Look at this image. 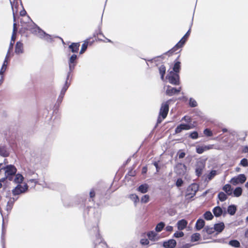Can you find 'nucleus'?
Segmentation results:
<instances>
[{
	"label": "nucleus",
	"instance_id": "obj_63",
	"mask_svg": "<svg viewBox=\"0 0 248 248\" xmlns=\"http://www.w3.org/2000/svg\"><path fill=\"white\" fill-rule=\"evenodd\" d=\"M14 44V43L13 42L11 41L9 49H12L13 48Z\"/></svg>",
	"mask_w": 248,
	"mask_h": 248
},
{
	"label": "nucleus",
	"instance_id": "obj_51",
	"mask_svg": "<svg viewBox=\"0 0 248 248\" xmlns=\"http://www.w3.org/2000/svg\"><path fill=\"white\" fill-rule=\"evenodd\" d=\"M183 184V181L181 178H178L176 182V185L177 187H180L182 186Z\"/></svg>",
	"mask_w": 248,
	"mask_h": 248
},
{
	"label": "nucleus",
	"instance_id": "obj_8",
	"mask_svg": "<svg viewBox=\"0 0 248 248\" xmlns=\"http://www.w3.org/2000/svg\"><path fill=\"white\" fill-rule=\"evenodd\" d=\"M186 170V166L181 163H177L175 167V172L179 175H184Z\"/></svg>",
	"mask_w": 248,
	"mask_h": 248
},
{
	"label": "nucleus",
	"instance_id": "obj_54",
	"mask_svg": "<svg viewBox=\"0 0 248 248\" xmlns=\"http://www.w3.org/2000/svg\"><path fill=\"white\" fill-rule=\"evenodd\" d=\"M153 165L155 166L156 168V173H158L160 169V168L159 167L158 165V162L155 161L153 163Z\"/></svg>",
	"mask_w": 248,
	"mask_h": 248
},
{
	"label": "nucleus",
	"instance_id": "obj_15",
	"mask_svg": "<svg viewBox=\"0 0 248 248\" xmlns=\"http://www.w3.org/2000/svg\"><path fill=\"white\" fill-rule=\"evenodd\" d=\"M176 241L173 239L164 241L163 243V246L165 248H174L176 246Z\"/></svg>",
	"mask_w": 248,
	"mask_h": 248
},
{
	"label": "nucleus",
	"instance_id": "obj_4",
	"mask_svg": "<svg viewBox=\"0 0 248 248\" xmlns=\"http://www.w3.org/2000/svg\"><path fill=\"white\" fill-rule=\"evenodd\" d=\"M169 82L174 85H179L180 84L179 73L170 71L166 76Z\"/></svg>",
	"mask_w": 248,
	"mask_h": 248
},
{
	"label": "nucleus",
	"instance_id": "obj_6",
	"mask_svg": "<svg viewBox=\"0 0 248 248\" xmlns=\"http://www.w3.org/2000/svg\"><path fill=\"white\" fill-rule=\"evenodd\" d=\"M28 186L27 184H24L23 186L18 184L14 189H13L12 193L14 195H19L25 192L28 190Z\"/></svg>",
	"mask_w": 248,
	"mask_h": 248
},
{
	"label": "nucleus",
	"instance_id": "obj_3",
	"mask_svg": "<svg viewBox=\"0 0 248 248\" xmlns=\"http://www.w3.org/2000/svg\"><path fill=\"white\" fill-rule=\"evenodd\" d=\"M169 110V101L163 103L161 104L159 115L157 118V123H160L166 118Z\"/></svg>",
	"mask_w": 248,
	"mask_h": 248
},
{
	"label": "nucleus",
	"instance_id": "obj_44",
	"mask_svg": "<svg viewBox=\"0 0 248 248\" xmlns=\"http://www.w3.org/2000/svg\"><path fill=\"white\" fill-rule=\"evenodd\" d=\"M184 236V233L183 232L177 231L173 234V237L175 238L182 237Z\"/></svg>",
	"mask_w": 248,
	"mask_h": 248
},
{
	"label": "nucleus",
	"instance_id": "obj_45",
	"mask_svg": "<svg viewBox=\"0 0 248 248\" xmlns=\"http://www.w3.org/2000/svg\"><path fill=\"white\" fill-rule=\"evenodd\" d=\"M149 201V196L145 195L143 196L141 199V202L142 203H147Z\"/></svg>",
	"mask_w": 248,
	"mask_h": 248
},
{
	"label": "nucleus",
	"instance_id": "obj_48",
	"mask_svg": "<svg viewBox=\"0 0 248 248\" xmlns=\"http://www.w3.org/2000/svg\"><path fill=\"white\" fill-rule=\"evenodd\" d=\"M15 200H14V199L13 198V199H10L9 201H8V202H7V209L8 210V209H11L12 208V207L13 206V202H14Z\"/></svg>",
	"mask_w": 248,
	"mask_h": 248
},
{
	"label": "nucleus",
	"instance_id": "obj_59",
	"mask_svg": "<svg viewBox=\"0 0 248 248\" xmlns=\"http://www.w3.org/2000/svg\"><path fill=\"white\" fill-rule=\"evenodd\" d=\"M147 171V167H143V168L142 169V173H146Z\"/></svg>",
	"mask_w": 248,
	"mask_h": 248
},
{
	"label": "nucleus",
	"instance_id": "obj_61",
	"mask_svg": "<svg viewBox=\"0 0 248 248\" xmlns=\"http://www.w3.org/2000/svg\"><path fill=\"white\" fill-rule=\"evenodd\" d=\"M243 152L248 153V146H245L243 149Z\"/></svg>",
	"mask_w": 248,
	"mask_h": 248
},
{
	"label": "nucleus",
	"instance_id": "obj_31",
	"mask_svg": "<svg viewBox=\"0 0 248 248\" xmlns=\"http://www.w3.org/2000/svg\"><path fill=\"white\" fill-rule=\"evenodd\" d=\"M206 232L208 234H212L215 232L214 227H210L209 226H206L202 230V232Z\"/></svg>",
	"mask_w": 248,
	"mask_h": 248
},
{
	"label": "nucleus",
	"instance_id": "obj_53",
	"mask_svg": "<svg viewBox=\"0 0 248 248\" xmlns=\"http://www.w3.org/2000/svg\"><path fill=\"white\" fill-rule=\"evenodd\" d=\"M9 52H8L6 55V56L5 58V60H4V61L3 62V63L2 64V67H5L6 68L7 67V63H8V62H7V60L8 59V55H9Z\"/></svg>",
	"mask_w": 248,
	"mask_h": 248
},
{
	"label": "nucleus",
	"instance_id": "obj_49",
	"mask_svg": "<svg viewBox=\"0 0 248 248\" xmlns=\"http://www.w3.org/2000/svg\"><path fill=\"white\" fill-rule=\"evenodd\" d=\"M189 137L192 139H197L198 138V133L197 131L191 132L189 135Z\"/></svg>",
	"mask_w": 248,
	"mask_h": 248
},
{
	"label": "nucleus",
	"instance_id": "obj_11",
	"mask_svg": "<svg viewBox=\"0 0 248 248\" xmlns=\"http://www.w3.org/2000/svg\"><path fill=\"white\" fill-rule=\"evenodd\" d=\"M180 57V54H178L176 59L175 60L174 62V64L172 67V72L179 73L181 68V63L180 61H179Z\"/></svg>",
	"mask_w": 248,
	"mask_h": 248
},
{
	"label": "nucleus",
	"instance_id": "obj_19",
	"mask_svg": "<svg viewBox=\"0 0 248 248\" xmlns=\"http://www.w3.org/2000/svg\"><path fill=\"white\" fill-rule=\"evenodd\" d=\"M24 180V177L20 173L16 174L14 176L13 181L16 184H20L22 183Z\"/></svg>",
	"mask_w": 248,
	"mask_h": 248
},
{
	"label": "nucleus",
	"instance_id": "obj_5",
	"mask_svg": "<svg viewBox=\"0 0 248 248\" xmlns=\"http://www.w3.org/2000/svg\"><path fill=\"white\" fill-rule=\"evenodd\" d=\"M247 180L246 176L244 174H240L232 178L230 183L234 186L238 184H243Z\"/></svg>",
	"mask_w": 248,
	"mask_h": 248
},
{
	"label": "nucleus",
	"instance_id": "obj_7",
	"mask_svg": "<svg viewBox=\"0 0 248 248\" xmlns=\"http://www.w3.org/2000/svg\"><path fill=\"white\" fill-rule=\"evenodd\" d=\"M199 190V186L197 184L193 183L190 185L187 189L186 196H190V198L193 197Z\"/></svg>",
	"mask_w": 248,
	"mask_h": 248
},
{
	"label": "nucleus",
	"instance_id": "obj_30",
	"mask_svg": "<svg viewBox=\"0 0 248 248\" xmlns=\"http://www.w3.org/2000/svg\"><path fill=\"white\" fill-rule=\"evenodd\" d=\"M236 207L234 205H229L227 209L228 213L231 215H234L236 211Z\"/></svg>",
	"mask_w": 248,
	"mask_h": 248
},
{
	"label": "nucleus",
	"instance_id": "obj_21",
	"mask_svg": "<svg viewBox=\"0 0 248 248\" xmlns=\"http://www.w3.org/2000/svg\"><path fill=\"white\" fill-rule=\"evenodd\" d=\"M205 225V221L203 219L199 218L197 220L195 224V228L196 230L199 231L201 230Z\"/></svg>",
	"mask_w": 248,
	"mask_h": 248
},
{
	"label": "nucleus",
	"instance_id": "obj_24",
	"mask_svg": "<svg viewBox=\"0 0 248 248\" xmlns=\"http://www.w3.org/2000/svg\"><path fill=\"white\" fill-rule=\"evenodd\" d=\"M149 186L147 184H144L140 185L137 190L141 193H145L148 191Z\"/></svg>",
	"mask_w": 248,
	"mask_h": 248
},
{
	"label": "nucleus",
	"instance_id": "obj_56",
	"mask_svg": "<svg viewBox=\"0 0 248 248\" xmlns=\"http://www.w3.org/2000/svg\"><path fill=\"white\" fill-rule=\"evenodd\" d=\"M6 69V68L2 66V67L0 70V74H1V75L3 74V73L5 71Z\"/></svg>",
	"mask_w": 248,
	"mask_h": 248
},
{
	"label": "nucleus",
	"instance_id": "obj_43",
	"mask_svg": "<svg viewBox=\"0 0 248 248\" xmlns=\"http://www.w3.org/2000/svg\"><path fill=\"white\" fill-rule=\"evenodd\" d=\"M240 165L244 167H248V160L247 158H243L240 163Z\"/></svg>",
	"mask_w": 248,
	"mask_h": 248
},
{
	"label": "nucleus",
	"instance_id": "obj_50",
	"mask_svg": "<svg viewBox=\"0 0 248 248\" xmlns=\"http://www.w3.org/2000/svg\"><path fill=\"white\" fill-rule=\"evenodd\" d=\"M177 155H178L179 158L181 159L185 157L186 155V153L184 152H183L182 150H180L178 152Z\"/></svg>",
	"mask_w": 248,
	"mask_h": 248
},
{
	"label": "nucleus",
	"instance_id": "obj_38",
	"mask_svg": "<svg viewBox=\"0 0 248 248\" xmlns=\"http://www.w3.org/2000/svg\"><path fill=\"white\" fill-rule=\"evenodd\" d=\"M218 198L221 202H224L227 199V196L223 192H220L218 194Z\"/></svg>",
	"mask_w": 248,
	"mask_h": 248
},
{
	"label": "nucleus",
	"instance_id": "obj_46",
	"mask_svg": "<svg viewBox=\"0 0 248 248\" xmlns=\"http://www.w3.org/2000/svg\"><path fill=\"white\" fill-rule=\"evenodd\" d=\"M89 195L90 198L91 199V200H90L89 201L94 202L93 198H94V197L95 196V192L93 189H92L90 190Z\"/></svg>",
	"mask_w": 248,
	"mask_h": 248
},
{
	"label": "nucleus",
	"instance_id": "obj_20",
	"mask_svg": "<svg viewBox=\"0 0 248 248\" xmlns=\"http://www.w3.org/2000/svg\"><path fill=\"white\" fill-rule=\"evenodd\" d=\"M15 52L17 54H21L23 52V45L20 42H17L16 45Z\"/></svg>",
	"mask_w": 248,
	"mask_h": 248
},
{
	"label": "nucleus",
	"instance_id": "obj_27",
	"mask_svg": "<svg viewBox=\"0 0 248 248\" xmlns=\"http://www.w3.org/2000/svg\"><path fill=\"white\" fill-rule=\"evenodd\" d=\"M17 31V25L16 23H14L13 25V33L11 37V41L15 43L16 38V35Z\"/></svg>",
	"mask_w": 248,
	"mask_h": 248
},
{
	"label": "nucleus",
	"instance_id": "obj_40",
	"mask_svg": "<svg viewBox=\"0 0 248 248\" xmlns=\"http://www.w3.org/2000/svg\"><path fill=\"white\" fill-rule=\"evenodd\" d=\"M217 171L216 170H211L207 176L208 180L209 181L212 180L217 175Z\"/></svg>",
	"mask_w": 248,
	"mask_h": 248
},
{
	"label": "nucleus",
	"instance_id": "obj_42",
	"mask_svg": "<svg viewBox=\"0 0 248 248\" xmlns=\"http://www.w3.org/2000/svg\"><path fill=\"white\" fill-rule=\"evenodd\" d=\"M203 134L207 137H211L213 136V132L209 128H206L203 131Z\"/></svg>",
	"mask_w": 248,
	"mask_h": 248
},
{
	"label": "nucleus",
	"instance_id": "obj_52",
	"mask_svg": "<svg viewBox=\"0 0 248 248\" xmlns=\"http://www.w3.org/2000/svg\"><path fill=\"white\" fill-rule=\"evenodd\" d=\"M140 243L142 245H147L149 243V241L147 239H141Z\"/></svg>",
	"mask_w": 248,
	"mask_h": 248
},
{
	"label": "nucleus",
	"instance_id": "obj_62",
	"mask_svg": "<svg viewBox=\"0 0 248 248\" xmlns=\"http://www.w3.org/2000/svg\"><path fill=\"white\" fill-rule=\"evenodd\" d=\"M26 14V12L25 10L20 12V15L22 16L25 15Z\"/></svg>",
	"mask_w": 248,
	"mask_h": 248
},
{
	"label": "nucleus",
	"instance_id": "obj_34",
	"mask_svg": "<svg viewBox=\"0 0 248 248\" xmlns=\"http://www.w3.org/2000/svg\"><path fill=\"white\" fill-rule=\"evenodd\" d=\"M147 235L148 238L151 241L155 240V237L157 235V233L154 231H150L148 232Z\"/></svg>",
	"mask_w": 248,
	"mask_h": 248
},
{
	"label": "nucleus",
	"instance_id": "obj_17",
	"mask_svg": "<svg viewBox=\"0 0 248 248\" xmlns=\"http://www.w3.org/2000/svg\"><path fill=\"white\" fill-rule=\"evenodd\" d=\"M187 225V221L185 219H182L179 220L177 223V227L179 231L183 230L185 229Z\"/></svg>",
	"mask_w": 248,
	"mask_h": 248
},
{
	"label": "nucleus",
	"instance_id": "obj_22",
	"mask_svg": "<svg viewBox=\"0 0 248 248\" xmlns=\"http://www.w3.org/2000/svg\"><path fill=\"white\" fill-rule=\"evenodd\" d=\"M213 212L215 217H219L222 215L223 210L220 206H217L213 209Z\"/></svg>",
	"mask_w": 248,
	"mask_h": 248
},
{
	"label": "nucleus",
	"instance_id": "obj_58",
	"mask_svg": "<svg viewBox=\"0 0 248 248\" xmlns=\"http://www.w3.org/2000/svg\"><path fill=\"white\" fill-rule=\"evenodd\" d=\"M4 171L3 170V167L0 169V176H4Z\"/></svg>",
	"mask_w": 248,
	"mask_h": 248
},
{
	"label": "nucleus",
	"instance_id": "obj_39",
	"mask_svg": "<svg viewBox=\"0 0 248 248\" xmlns=\"http://www.w3.org/2000/svg\"><path fill=\"white\" fill-rule=\"evenodd\" d=\"M165 227V223L163 222H161L157 224L155 227V230L157 232H161L164 227Z\"/></svg>",
	"mask_w": 248,
	"mask_h": 248
},
{
	"label": "nucleus",
	"instance_id": "obj_64",
	"mask_svg": "<svg viewBox=\"0 0 248 248\" xmlns=\"http://www.w3.org/2000/svg\"><path fill=\"white\" fill-rule=\"evenodd\" d=\"M29 182L34 183L35 184H36L37 183V181L36 180H34V179H31V180H29Z\"/></svg>",
	"mask_w": 248,
	"mask_h": 248
},
{
	"label": "nucleus",
	"instance_id": "obj_14",
	"mask_svg": "<svg viewBox=\"0 0 248 248\" xmlns=\"http://www.w3.org/2000/svg\"><path fill=\"white\" fill-rule=\"evenodd\" d=\"M192 127L188 124H181L178 125L175 129V133H179L184 130L190 129Z\"/></svg>",
	"mask_w": 248,
	"mask_h": 248
},
{
	"label": "nucleus",
	"instance_id": "obj_16",
	"mask_svg": "<svg viewBox=\"0 0 248 248\" xmlns=\"http://www.w3.org/2000/svg\"><path fill=\"white\" fill-rule=\"evenodd\" d=\"M215 232H217L216 235L222 232L225 228V225L223 222H221L216 223L214 226Z\"/></svg>",
	"mask_w": 248,
	"mask_h": 248
},
{
	"label": "nucleus",
	"instance_id": "obj_13",
	"mask_svg": "<svg viewBox=\"0 0 248 248\" xmlns=\"http://www.w3.org/2000/svg\"><path fill=\"white\" fill-rule=\"evenodd\" d=\"M96 41H103L104 42L112 43V41L106 38L101 32L94 34Z\"/></svg>",
	"mask_w": 248,
	"mask_h": 248
},
{
	"label": "nucleus",
	"instance_id": "obj_33",
	"mask_svg": "<svg viewBox=\"0 0 248 248\" xmlns=\"http://www.w3.org/2000/svg\"><path fill=\"white\" fill-rule=\"evenodd\" d=\"M242 193V189L240 187H237L233 191V194L235 197H239Z\"/></svg>",
	"mask_w": 248,
	"mask_h": 248
},
{
	"label": "nucleus",
	"instance_id": "obj_47",
	"mask_svg": "<svg viewBox=\"0 0 248 248\" xmlns=\"http://www.w3.org/2000/svg\"><path fill=\"white\" fill-rule=\"evenodd\" d=\"M189 104L191 107H195L197 106V102L193 98H190Z\"/></svg>",
	"mask_w": 248,
	"mask_h": 248
},
{
	"label": "nucleus",
	"instance_id": "obj_26",
	"mask_svg": "<svg viewBox=\"0 0 248 248\" xmlns=\"http://www.w3.org/2000/svg\"><path fill=\"white\" fill-rule=\"evenodd\" d=\"M0 155L4 157H7L9 156V151L7 150L5 146H0Z\"/></svg>",
	"mask_w": 248,
	"mask_h": 248
},
{
	"label": "nucleus",
	"instance_id": "obj_18",
	"mask_svg": "<svg viewBox=\"0 0 248 248\" xmlns=\"http://www.w3.org/2000/svg\"><path fill=\"white\" fill-rule=\"evenodd\" d=\"M80 46L79 43H72L69 46V49L73 53H78Z\"/></svg>",
	"mask_w": 248,
	"mask_h": 248
},
{
	"label": "nucleus",
	"instance_id": "obj_35",
	"mask_svg": "<svg viewBox=\"0 0 248 248\" xmlns=\"http://www.w3.org/2000/svg\"><path fill=\"white\" fill-rule=\"evenodd\" d=\"M229 244L232 247L234 248H239L240 247V242L237 240H232L229 241Z\"/></svg>",
	"mask_w": 248,
	"mask_h": 248
},
{
	"label": "nucleus",
	"instance_id": "obj_2",
	"mask_svg": "<svg viewBox=\"0 0 248 248\" xmlns=\"http://www.w3.org/2000/svg\"><path fill=\"white\" fill-rule=\"evenodd\" d=\"M4 171V174L2 179L3 180L8 179L9 181H13L14 176L16 173L17 169L14 165H8L3 167Z\"/></svg>",
	"mask_w": 248,
	"mask_h": 248
},
{
	"label": "nucleus",
	"instance_id": "obj_37",
	"mask_svg": "<svg viewBox=\"0 0 248 248\" xmlns=\"http://www.w3.org/2000/svg\"><path fill=\"white\" fill-rule=\"evenodd\" d=\"M89 41L88 40L84 41V43L82 45L80 51V54H83L87 49Z\"/></svg>",
	"mask_w": 248,
	"mask_h": 248
},
{
	"label": "nucleus",
	"instance_id": "obj_60",
	"mask_svg": "<svg viewBox=\"0 0 248 248\" xmlns=\"http://www.w3.org/2000/svg\"><path fill=\"white\" fill-rule=\"evenodd\" d=\"M190 247V246L189 244H186L185 245H183L180 248H189Z\"/></svg>",
	"mask_w": 248,
	"mask_h": 248
},
{
	"label": "nucleus",
	"instance_id": "obj_23",
	"mask_svg": "<svg viewBox=\"0 0 248 248\" xmlns=\"http://www.w3.org/2000/svg\"><path fill=\"white\" fill-rule=\"evenodd\" d=\"M190 34V29L187 31V32L185 34V35L181 38V39L179 41V44H180L182 46L185 45L186 41L187 40L189 35Z\"/></svg>",
	"mask_w": 248,
	"mask_h": 248
},
{
	"label": "nucleus",
	"instance_id": "obj_28",
	"mask_svg": "<svg viewBox=\"0 0 248 248\" xmlns=\"http://www.w3.org/2000/svg\"><path fill=\"white\" fill-rule=\"evenodd\" d=\"M159 72L161 76V78L162 80H164V76L166 74V67L164 65L162 64L161 65L159 68Z\"/></svg>",
	"mask_w": 248,
	"mask_h": 248
},
{
	"label": "nucleus",
	"instance_id": "obj_25",
	"mask_svg": "<svg viewBox=\"0 0 248 248\" xmlns=\"http://www.w3.org/2000/svg\"><path fill=\"white\" fill-rule=\"evenodd\" d=\"M204 168V165L202 163H200V165H198L196 168V173L198 176H200Z\"/></svg>",
	"mask_w": 248,
	"mask_h": 248
},
{
	"label": "nucleus",
	"instance_id": "obj_1",
	"mask_svg": "<svg viewBox=\"0 0 248 248\" xmlns=\"http://www.w3.org/2000/svg\"><path fill=\"white\" fill-rule=\"evenodd\" d=\"M77 56L75 54H73L69 59L68 63L69 67V71L67 75L66 80L65 81V84L62 87L60 96L59 97V100H62L64 97V95L69 88L70 83H68V80L69 79L71 73L73 71L75 68V66L76 64Z\"/></svg>",
	"mask_w": 248,
	"mask_h": 248
},
{
	"label": "nucleus",
	"instance_id": "obj_55",
	"mask_svg": "<svg viewBox=\"0 0 248 248\" xmlns=\"http://www.w3.org/2000/svg\"><path fill=\"white\" fill-rule=\"evenodd\" d=\"M165 229L167 232H171L173 231V227L171 226H167Z\"/></svg>",
	"mask_w": 248,
	"mask_h": 248
},
{
	"label": "nucleus",
	"instance_id": "obj_12",
	"mask_svg": "<svg viewBox=\"0 0 248 248\" xmlns=\"http://www.w3.org/2000/svg\"><path fill=\"white\" fill-rule=\"evenodd\" d=\"M214 148L213 144H209L204 146H198L196 147V151L198 154H202L204 151L212 149Z\"/></svg>",
	"mask_w": 248,
	"mask_h": 248
},
{
	"label": "nucleus",
	"instance_id": "obj_32",
	"mask_svg": "<svg viewBox=\"0 0 248 248\" xmlns=\"http://www.w3.org/2000/svg\"><path fill=\"white\" fill-rule=\"evenodd\" d=\"M203 217L205 219L207 220H210L213 218L214 216L212 215V213L210 211H208L204 213V214H203Z\"/></svg>",
	"mask_w": 248,
	"mask_h": 248
},
{
	"label": "nucleus",
	"instance_id": "obj_36",
	"mask_svg": "<svg viewBox=\"0 0 248 248\" xmlns=\"http://www.w3.org/2000/svg\"><path fill=\"white\" fill-rule=\"evenodd\" d=\"M201 235L199 233L196 232L193 233L191 236V242H196L200 240Z\"/></svg>",
	"mask_w": 248,
	"mask_h": 248
},
{
	"label": "nucleus",
	"instance_id": "obj_29",
	"mask_svg": "<svg viewBox=\"0 0 248 248\" xmlns=\"http://www.w3.org/2000/svg\"><path fill=\"white\" fill-rule=\"evenodd\" d=\"M222 189L227 193L228 195H230L232 193V189L230 184H226L222 188Z\"/></svg>",
	"mask_w": 248,
	"mask_h": 248
},
{
	"label": "nucleus",
	"instance_id": "obj_41",
	"mask_svg": "<svg viewBox=\"0 0 248 248\" xmlns=\"http://www.w3.org/2000/svg\"><path fill=\"white\" fill-rule=\"evenodd\" d=\"M130 198L135 203H137L139 202V198L136 194H131L130 195Z\"/></svg>",
	"mask_w": 248,
	"mask_h": 248
},
{
	"label": "nucleus",
	"instance_id": "obj_10",
	"mask_svg": "<svg viewBox=\"0 0 248 248\" xmlns=\"http://www.w3.org/2000/svg\"><path fill=\"white\" fill-rule=\"evenodd\" d=\"M181 87H180L178 89L175 88L171 87L170 86H167V89L166 91V93L169 96H172L175 94L179 93L181 91Z\"/></svg>",
	"mask_w": 248,
	"mask_h": 248
},
{
	"label": "nucleus",
	"instance_id": "obj_9",
	"mask_svg": "<svg viewBox=\"0 0 248 248\" xmlns=\"http://www.w3.org/2000/svg\"><path fill=\"white\" fill-rule=\"evenodd\" d=\"M182 47L183 46L178 42L173 47L166 52L165 54L168 56H172L173 54H177L180 52L181 50L179 49Z\"/></svg>",
	"mask_w": 248,
	"mask_h": 248
},
{
	"label": "nucleus",
	"instance_id": "obj_57",
	"mask_svg": "<svg viewBox=\"0 0 248 248\" xmlns=\"http://www.w3.org/2000/svg\"><path fill=\"white\" fill-rule=\"evenodd\" d=\"M3 177V176H0V188L2 187V184L1 182H3L5 180H3L2 179Z\"/></svg>",
	"mask_w": 248,
	"mask_h": 248
}]
</instances>
